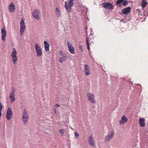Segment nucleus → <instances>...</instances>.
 <instances>
[{"label":"nucleus","mask_w":148,"mask_h":148,"mask_svg":"<svg viewBox=\"0 0 148 148\" xmlns=\"http://www.w3.org/2000/svg\"><path fill=\"white\" fill-rule=\"evenodd\" d=\"M87 48L88 49V50H90V47H89V44H87Z\"/></svg>","instance_id":"obj_33"},{"label":"nucleus","mask_w":148,"mask_h":148,"mask_svg":"<svg viewBox=\"0 0 148 148\" xmlns=\"http://www.w3.org/2000/svg\"><path fill=\"white\" fill-rule=\"evenodd\" d=\"M74 134L75 137H78L79 136V134L77 132H75Z\"/></svg>","instance_id":"obj_31"},{"label":"nucleus","mask_w":148,"mask_h":148,"mask_svg":"<svg viewBox=\"0 0 148 148\" xmlns=\"http://www.w3.org/2000/svg\"><path fill=\"white\" fill-rule=\"evenodd\" d=\"M123 2V6H125L127 5L128 4V2L127 1H124Z\"/></svg>","instance_id":"obj_27"},{"label":"nucleus","mask_w":148,"mask_h":148,"mask_svg":"<svg viewBox=\"0 0 148 148\" xmlns=\"http://www.w3.org/2000/svg\"><path fill=\"white\" fill-rule=\"evenodd\" d=\"M55 11L57 17L59 18L61 16V14L59 9L58 7L56 8Z\"/></svg>","instance_id":"obj_22"},{"label":"nucleus","mask_w":148,"mask_h":148,"mask_svg":"<svg viewBox=\"0 0 148 148\" xmlns=\"http://www.w3.org/2000/svg\"><path fill=\"white\" fill-rule=\"evenodd\" d=\"M128 119L127 118L123 115L121 118V119L119 123L121 125H123L127 121Z\"/></svg>","instance_id":"obj_15"},{"label":"nucleus","mask_w":148,"mask_h":148,"mask_svg":"<svg viewBox=\"0 0 148 148\" xmlns=\"http://www.w3.org/2000/svg\"><path fill=\"white\" fill-rule=\"evenodd\" d=\"M1 111H2V110H0V116H1L2 115V113L1 112Z\"/></svg>","instance_id":"obj_36"},{"label":"nucleus","mask_w":148,"mask_h":148,"mask_svg":"<svg viewBox=\"0 0 148 148\" xmlns=\"http://www.w3.org/2000/svg\"><path fill=\"white\" fill-rule=\"evenodd\" d=\"M40 12L37 9H35L33 12L32 13V15L33 17L36 19L39 20L40 19L39 15Z\"/></svg>","instance_id":"obj_9"},{"label":"nucleus","mask_w":148,"mask_h":148,"mask_svg":"<svg viewBox=\"0 0 148 148\" xmlns=\"http://www.w3.org/2000/svg\"><path fill=\"white\" fill-rule=\"evenodd\" d=\"M124 0H117L116 3V5L119 7L121 6V3H122Z\"/></svg>","instance_id":"obj_23"},{"label":"nucleus","mask_w":148,"mask_h":148,"mask_svg":"<svg viewBox=\"0 0 148 148\" xmlns=\"http://www.w3.org/2000/svg\"><path fill=\"white\" fill-rule=\"evenodd\" d=\"M114 134V132L113 131H112L109 132L105 138V140L106 142H109L110 140L113 138Z\"/></svg>","instance_id":"obj_6"},{"label":"nucleus","mask_w":148,"mask_h":148,"mask_svg":"<svg viewBox=\"0 0 148 148\" xmlns=\"http://www.w3.org/2000/svg\"><path fill=\"white\" fill-rule=\"evenodd\" d=\"M131 9V8L130 7H126L123 10L122 13L125 15L127 14L130 12Z\"/></svg>","instance_id":"obj_14"},{"label":"nucleus","mask_w":148,"mask_h":148,"mask_svg":"<svg viewBox=\"0 0 148 148\" xmlns=\"http://www.w3.org/2000/svg\"><path fill=\"white\" fill-rule=\"evenodd\" d=\"M12 111L10 107H9L7 110L6 113V118L8 120H10L11 118L12 114Z\"/></svg>","instance_id":"obj_7"},{"label":"nucleus","mask_w":148,"mask_h":148,"mask_svg":"<svg viewBox=\"0 0 148 148\" xmlns=\"http://www.w3.org/2000/svg\"><path fill=\"white\" fill-rule=\"evenodd\" d=\"M67 45L70 52L71 53L74 54L75 53L74 48L71 44L69 42H67Z\"/></svg>","instance_id":"obj_13"},{"label":"nucleus","mask_w":148,"mask_h":148,"mask_svg":"<svg viewBox=\"0 0 148 148\" xmlns=\"http://www.w3.org/2000/svg\"><path fill=\"white\" fill-rule=\"evenodd\" d=\"M79 48L80 49H81V51L82 52H83L84 51V49H83V46L82 45H79Z\"/></svg>","instance_id":"obj_28"},{"label":"nucleus","mask_w":148,"mask_h":148,"mask_svg":"<svg viewBox=\"0 0 148 148\" xmlns=\"http://www.w3.org/2000/svg\"><path fill=\"white\" fill-rule=\"evenodd\" d=\"M64 7L66 10L67 11L68 13H70L71 12V6L68 5L66 2H65Z\"/></svg>","instance_id":"obj_18"},{"label":"nucleus","mask_w":148,"mask_h":148,"mask_svg":"<svg viewBox=\"0 0 148 148\" xmlns=\"http://www.w3.org/2000/svg\"><path fill=\"white\" fill-rule=\"evenodd\" d=\"M3 109V106L1 105V102H0V110H2Z\"/></svg>","instance_id":"obj_32"},{"label":"nucleus","mask_w":148,"mask_h":148,"mask_svg":"<svg viewBox=\"0 0 148 148\" xmlns=\"http://www.w3.org/2000/svg\"><path fill=\"white\" fill-rule=\"evenodd\" d=\"M45 49L46 51H49V44L46 41H44V42Z\"/></svg>","instance_id":"obj_20"},{"label":"nucleus","mask_w":148,"mask_h":148,"mask_svg":"<svg viewBox=\"0 0 148 148\" xmlns=\"http://www.w3.org/2000/svg\"><path fill=\"white\" fill-rule=\"evenodd\" d=\"M15 95L14 94L10 93L9 95L10 99L11 101V103H12L15 100Z\"/></svg>","instance_id":"obj_19"},{"label":"nucleus","mask_w":148,"mask_h":148,"mask_svg":"<svg viewBox=\"0 0 148 148\" xmlns=\"http://www.w3.org/2000/svg\"><path fill=\"white\" fill-rule=\"evenodd\" d=\"M20 32L21 35L22 36L23 34V32L25 30V26L24 21L23 19H22L20 23Z\"/></svg>","instance_id":"obj_5"},{"label":"nucleus","mask_w":148,"mask_h":148,"mask_svg":"<svg viewBox=\"0 0 148 148\" xmlns=\"http://www.w3.org/2000/svg\"><path fill=\"white\" fill-rule=\"evenodd\" d=\"M12 91L11 93H12L13 94H14L15 92V89L13 87L12 88Z\"/></svg>","instance_id":"obj_30"},{"label":"nucleus","mask_w":148,"mask_h":148,"mask_svg":"<svg viewBox=\"0 0 148 148\" xmlns=\"http://www.w3.org/2000/svg\"><path fill=\"white\" fill-rule=\"evenodd\" d=\"M35 51L37 53V56L40 57L42 54V52L41 47L39 46L38 43L34 45Z\"/></svg>","instance_id":"obj_4"},{"label":"nucleus","mask_w":148,"mask_h":148,"mask_svg":"<svg viewBox=\"0 0 148 148\" xmlns=\"http://www.w3.org/2000/svg\"><path fill=\"white\" fill-rule=\"evenodd\" d=\"M86 42L87 44H89V43L88 42V38H86Z\"/></svg>","instance_id":"obj_34"},{"label":"nucleus","mask_w":148,"mask_h":148,"mask_svg":"<svg viewBox=\"0 0 148 148\" xmlns=\"http://www.w3.org/2000/svg\"><path fill=\"white\" fill-rule=\"evenodd\" d=\"M147 4V3L146 1H142V4H141V6L143 8L145 7L146 5Z\"/></svg>","instance_id":"obj_24"},{"label":"nucleus","mask_w":148,"mask_h":148,"mask_svg":"<svg viewBox=\"0 0 148 148\" xmlns=\"http://www.w3.org/2000/svg\"><path fill=\"white\" fill-rule=\"evenodd\" d=\"M86 96L88 97V99L90 102L94 104L96 103V101L94 99L95 96L93 93L88 92L86 93Z\"/></svg>","instance_id":"obj_2"},{"label":"nucleus","mask_w":148,"mask_h":148,"mask_svg":"<svg viewBox=\"0 0 148 148\" xmlns=\"http://www.w3.org/2000/svg\"><path fill=\"white\" fill-rule=\"evenodd\" d=\"M68 57L66 54L63 55L62 57H60L59 58V61L60 63L66 60L67 58Z\"/></svg>","instance_id":"obj_16"},{"label":"nucleus","mask_w":148,"mask_h":148,"mask_svg":"<svg viewBox=\"0 0 148 148\" xmlns=\"http://www.w3.org/2000/svg\"><path fill=\"white\" fill-rule=\"evenodd\" d=\"M29 115L27 110L24 109L23 113L22 120L25 125H26L28 122Z\"/></svg>","instance_id":"obj_1"},{"label":"nucleus","mask_w":148,"mask_h":148,"mask_svg":"<svg viewBox=\"0 0 148 148\" xmlns=\"http://www.w3.org/2000/svg\"><path fill=\"white\" fill-rule=\"evenodd\" d=\"M102 5L106 9L110 10L114 8L113 6L110 3H103L102 4Z\"/></svg>","instance_id":"obj_8"},{"label":"nucleus","mask_w":148,"mask_h":148,"mask_svg":"<svg viewBox=\"0 0 148 148\" xmlns=\"http://www.w3.org/2000/svg\"><path fill=\"white\" fill-rule=\"evenodd\" d=\"M10 12H14L15 11V6L13 3H11L8 7Z\"/></svg>","instance_id":"obj_17"},{"label":"nucleus","mask_w":148,"mask_h":148,"mask_svg":"<svg viewBox=\"0 0 148 148\" xmlns=\"http://www.w3.org/2000/svg\"><path fill=\"white\" fill-rule=\"evenodd\" d=\"M55 106H56L58 107H60V106L58 104H56L55 105Z\"/></svg>","instance_id":"obj_35"},{"label":"nucleus","mask_w":148,"mask_h":148,"mask_svg":"<svg viewBox=\"0 0 148 148\" xmlns=\"http://www.w3.org/2000/svg\"><path fill=\"white\" fill-rule=\"evenodd\" d=\"M5 27H4L1 30V33L2 34L1 39L5 41V38L7 35V32L6 30L5 29Z\"/></svg>","instance_id":"obj_10"},{"label":"nucleus","mask_w":148,"mask_h":148,"mask_svg":"<svg viewBox=\"0 0 148 148\" xmlns=\"http://www.w3.org/2000/svg\"><path fill=\"white\" fill-rule=\"evenodd\" d=\"M84 72L85 73V75H88L90 74V71L89 67L87 64H85L84 65Z\"/></svg>","instance_id":"obj_11"},{"label":"nucleus","mask_w":148,"mask_h":148,"mask_svg":"<svg viewBox=\"0 0 148 148\" xmlns=\"http://www.w3.org/2000/svg\"><path fill=\"white\" fill-rule=\"evenodd\" d=\"M145 119L143 118H140L139 120V123L140 126L143 127L145 126Z\"/></svg>","instance_id":"obj_21"},{"label":"nucleus","mask_w":148,"mask_h":148,"mask_svg":"<svg viewBox=\"0 0 148 148\" xmlns=\"http://www.w3.org/2000/svg\"><path fill=\"white\" fill-rule=\"evenodd\" d=\"M17 52L15 48L13 49V51L12 52L11 56L12 58V60L13 62V63L14 64H16V62L17 60V58L16 56Z\"/></svg>","instance_id":"obj_3"},{"label":"nucleus","mask_w":148,"mask_h":148,"mask_svg":"<svg viewBox=\"0 0 148 148\" xmlns=\"http://www.w3.org/2000/svg\"><path fill=\"white\" fill-rule=\"evenodd\" d=\"M94 137L92 135H91L89 138L88 141L90 145L94 146L95 143V142L94 141Z\"/></svg>","instance_id":"obj_12"},{"label":"nucleus","mask_w":148,"mask_h":148,"mask_svg":"<svg viewBox=\"0 0 148 148\" xmlns=\"http://www.w3.org/2000/svg\"><path fill=\"white\" fill-rule=\"evenodd\" d=\"M74 0H70L69 1V5L70 6H72L74 4V2H73Z\"/></svg>","instance_id":"obj_25"},{"label":"nucleus","mask_w":148,"mask_h":148,"mask_svg":"<svg viewBox=\"0 0 148 148\" xmlns=\"http://www.w3.org/2000/svg\"><path fill=\"white\" fill-rule=\"evenodd\" d=\"M59 54L60 55H61V56H63V55H65L66 54H64L63 53V52L62 51H59Z\"/></svg>","instance_id":"obj_29"},{"label":"nucleus","mask_w":148,"mask_h":148,"mask_svg":"<svg viewBox=\"0 0 148 148\" xmlns=\"http://www.w3.org/2000/svg\"><path fill=\"white\" fill-rule=\"evenodd\" d=\"M65 130L64 129H61L59 130V133H60L62 135H63L65 132Z\"/></svg>","instance_id":"obj_26"}]
</instances>
